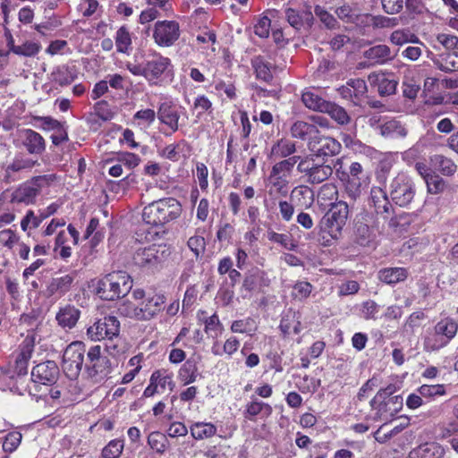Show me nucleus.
Masks as SVG:
<instances>
[{
  "label": "nucleus",
  "instance_id": "1",
  "mask_svg": "<svg viewBox=\"0 0 458 458\" xmlns=\"http://www.w3.org/2000/svg\"><path fill=\"white\" fill-rule=\"evenodd\" d=\"M182 206L174 198H165L146 206L142 212L143 221L150 225H163L180 216Z\"/></svg>",
  "mask_w": 458,
  "mask_h": 458
},
{
  "label": "nucleus",
  "instance_id": "2",
  "mask_svg": "<svg viewBox=\"0 0 458 458\" xmlns=\"http://www.w3.org/2000/svg\"><path fill=\"white\" fill-rule=\"evenodd\" d=\"M132 286L131 276L123 271H114L100 278L97 293L101 299L114 301L125 296Z\"/></svg>",
  "mask_w": 458,
  "mask_h": 458
},
{
  "label": "nucleus",
  "instance_id": "3",
  "mask_svg": "<svg viewBox=\"0 0 458 458\" xmlns=\"http://www.w3.org/2000/svg\"><path fill=\"white\" fill-rule=\"evenodd\" d=\"M170 249L163 244H151L137 249L132 256L133 264L147 271L159 270L170 256Z\"/></svg>",
  "mask_w": 458,
  "mask_h": 458
},
{
  "label": "nucleus",
  "instance_id": "4",
  "mask_svg": "<svg viewBox=\"0 0 458 458\" xmlns=\"http://www.w3.org/2000/svg\"><path fill=\"white\" fill-rule=\"evenodd\" d=\"M171 66V60L155 53L152 59L143 64L127 62L126 69L135 76L144 77L150 84H157L163 73Z\"/></svg>",
  "mask_w": 458,
  "mask_h": 458
},
{
  "label": "nucleus",
  "instance_id": "5",
  "mask_svg": "<svg viewBox=\"0 0 458 458\" xmlns=\"http://www.w3.org/2000/svg\"><path fill=\"white\" fill-rule=\"evenodd\" d=\"M349 216V206L340 200L329 205L328 210L321 219V228L333 239H338Z\"/></svg>",
  "mask_w": 458,
  "mask_h": 458
},
{
  "label": "nucleus",
  "instance_id": "6",
  "mask_svg": "<svg viewBox=\"0 0 458 458\" xmlns=\"http://www.w3.org/2000/svg\"><path fill=\"white\" fill-rule=\"evenodd\" d=\"M389 195L396 205L408 208L416 195L415 183L409 175L399 173L390 182Z\"/></svg>",
  "mask_w": 458,
  "mask_h": 458
},
{
  "label": "nucleus",
  "instance_id": "7",
  "mask_svg": "<svg viewBox=\"0 0 458 458\" xmlns=\"http://www.w3.org/2000/svg\"><path fill=\"white\" fill-rule=\"evenodd\" d=\"M86 353L85 345L81 342H72L64 350L63 354L62 369L64 375L75 380L81 374Z\"/></svg>",
  "mask_w": 458,
  "mask_h": 458
},
{
  "label": "nucleus",
  "instance_id": "8",
  "mask_svg": "<svg viewBox=\"0 0 458 458\" xmlns=\"http://www.w3.org/2000/svg\"><path fill=\"white\" fill-rule=\"evenodd\" d=\"M131 299L139 302L140 320H149L165 309V297L162 294H147L142 289H135Z\"/></svg>",
  "mask_w": 458,
  "mask_h": 458
},
{
  "label": "nucleus",
  "instance_id": "9",
  "mask_svg": "<svg viewBox=\"0 0 458 458\" xmlns=\"http://www.w3.org/2000/svg\"><path fill=\"white\" fill-rule=\"evenodd\" d=\"M181 36L180 24L176 21H157L152 30L154 42L160 47H170Z\"/></svg>",
  "mask_w": 458,
  "mask_h": 458
},
{
  "label": "nucleus",
  "instance_id": "10",
  "mask_svg": "<svg viewBox=\"0 0 458 458\" xmlns=\"http://www.w3.org/2000/svg\"><path fill=\"white\" fill-rule=\"evenodd\" d=\"M120 322L114 316H107L97 320L87 330L89 338L92 341L108 340L112 342L118 338Z\"/></svg>",
  "mask_w": 458,
  "mask_h": 458
},
{
  "label": "nucleus",
  "instance_id": "11",
  "mask_svg": "<svg viewBox=\"0 0 458 458\" xmlns=\"http://www.w3.org/2000/svg\"><path fill=\"white\" fill-rule=\"evenodd\" d=\"M297 169L307 177V182L312 184L323 182L327 180L333 173V169L330 165L317 164L312 157L301 159L298 164Z\"/></svg>",
  "mask_w": 458,
  "mask_h": 458
},
{
  "label": "nucleus",
  "instance_id": "12",
  "mask_svg": "<svg viewBox=\"0 0 458 458\" xmlns=\"http://www.w3.org/2000/svg\"><path fill=\"white\" fill-rule=\"evenodd\" d=\"M85 369L89 377L106 376L110 371L109 360L101 355L99 345L92 346L87 352Z\"/></svg>",
  "mask_w": 458,
  "mask_h": 458
},
{
  "label": "nucleus",
  "instance_id": "13",
  "mask_svg": "<svg viewBox=\"0 0 458 458\" xmlns=\"http://www.w3.org/2000/svg\"><path fill=\"white\" fill-rule=\"evenodd\" d=\"M35 347V335H28L19 345L14 360L13 370L17 376H25L28 373L29 362L32 357Z\"/></svg>",
  "mask_w": 458,
  "mask_h": 458
},
{
  "label": "nucleus",
  "instance_id": "14",
  "mask_svg": "<svg viewBox=\"0 0 458 458\" xmlns=\"http://www.w3.org/2000/svg\"><path fill=\"white\" fill-rule=\"evenodd\" d=\"M59 377V368L54 360H47L36 365L31 370L34 384L52 386Z\"/></svg>",
  "mask_w": 458,
  "mask_h": 458
},
{
  "label": "nucleus",
  "instance_id": "15",
  "mask_svg": "<svg viewBox=\"0 0 458 458\" xmlns=\"http://www.w3.org/2000/svg\"><path fill=\"white\" fill-rule=\"evenodd\" d=\"M309 149L316 157H332L340 153L341 143L329 136L313 137L308 144Z\"/></svg>",
  "mask_w": 458,
  "mask_h": 458
},
{
  "label": "nucleus",
  "instance_id": "16",
  "mask_svg": "<svg viewBox=\"0 0 458 458\" xmlns=\"http://www.w3.org/2000/svg\"><path fill=\"white\" fill-rule=\"evenodd\" d=\"M337 17L345 23L366 27L369 24L371 15L361 12L358 4H344L335 9Z\"/></svg>",
  "mask_w": 458,
  "mask_h": 458
},
{
  "label": "nucleus",
  "instance_id": "17",
  "mask_svg": "<svg viewBox=\"0 0 458 458\" xmlns=\"http://www.w3.org/2000/svg\"><path fill=\"white\" fill-rule=\"evenodd\" d=\"M370 407L375 411L374 420L388 421L394 418L403 408V400L401 395H394L387 401L377 403H369Z\"/></svg>",
  "mask_w": 458,
  "mask_h": 458
},
{
  "label": "nucleus",
  "instance_id": "18",
  "mask_svg": "<svg viewBox=\"0 0 458 458\" xmlns=\"http://www.w3.org/2000/svg\"><path fill=\"white\" fill-rule=\"evenodd\" d=\"M76 277V272L70 274L57 275L52 277L45 290V295L48 298H61L72 287Z\"/></svg>",
  "mask_w": 458,
  "mask_h": 458
},
{
  "label": "nucleus",
  "instance_id": "19",
  "mask_svg": "<svg viewBox=\"0 0 458 458\" xmlns=\"http://www.w3.org/2000/svg\"><path fill=\"white\" fill-rule=\"evenodd\" d=\"M36 164L37 161L25 158L22 156H15L13 161L4 168V182L10 184L19 181L20 177L17 176V174L26 169H31Z\"/></svg>",
  "mask_w": 458,
  "mask_h": 458
},
{
  "label": "nucleus",
  "instance_id": "20",
  "mask_svg": "<svg viewBox=\"0 0 458 458\" xmlns=\"http://www.w3.org/2000/svg\"><path fill=\"white\" fill-rule=\"evenodd\" d=\"M369 204L374 208L377 215L386 219L393 211V207L386 192L380 187H372L370 190Z\"/></svg>",
  "mask_w": 458,
  "mask_h": 458
},
{
  "label": "nucleus",
  "instance_id": "21",
  "mask_svg": "<svg viewBox=\"0 0 458 458\" xmlns=\"http://www.w3.org/2000/svg\"><path fill=\"white\" fill-rule=\"evenodd\" d=\"M368 80L372 87H377L380 96L394 94L398 84L396 80L382 72H372L369 75Z\"/></svg>",
  "mask_w": 458,
  "mask_h": 458
},
{
  "label": "nucleus",
  "instance_id": "22",
  "mask_svg": "<svg viewBox=\"0 0 458 458\" xmlns=\"http://www.w3.org/2000/svg\"><path fill=\"white\" fill-rule=\"evenodd\" d=\"M38 194L30 180L20 184L11 195V203L30 205L34 204Z\"/></svg>",
  "mask_w": 458,
  "mask_h": 458
},
{
  "label": "nucleus",
  "instance_id": "23",
  "mask_svg": "<svg viewBox=\"0 0 458 458\" xmlns=\"http://www.w3.org/2000/svg\"><path fill=\"white\" fill-rule=\"evenodd\" d=\"M21 133L22 144L30 154L40 155L45 151V140L38 132L31 129H25Z\"/></svg>",
  "mask_w": 458,
  "mask_h": 458
},
{
  "label": "nucleus",
  "instance_id": "24",
  "mask_svg": "<svg viewBox=\"0 0 458 458\" xmlns=\"http://www.w3.org/2000/svg\"><path fill=\"white\" fill-rule=\"evenodd\" d=\"M157 118L162 123L167 125L173 132L178 130L180 112L172 104L167 102L162 103L157 111Z\"/></svg>",
  "mask_w": 458,
  "mask_h": 458
},
{
  "label": "nucleus",
  "instance_id": "25",
  "mask_svg": "<svg viewBox=\"0 0 458 458\" xmlns=\"http://www.w3.org/2000/svg\"><path fill=\"white\" fill-rule=\"evenodd\" d=\"M363 56L372 64H384L394 58L395 55L386 45L379 44L363 52Z\"/></svg>",
  "mask_w": 458,
  "mask_h": 458
},
{
  "label": "nucleus",
  "instance_id": "26",
  "mask_svg": "<svg viewBox=\"0 0 458 458\" xmlns=\"http://www.w3.org/2000/svg\"><path fill=\"white\" fill-rule=\"evenodd\" d=\"M367 84L362 79H350L345 85L339 89L340 95L346 99H360L366 96Z\"/></svg>",
  "mask_w": 458,
  "mask_h": 458
},
{
  "label": "nucleus",
  "instance_id": "27",
  "mask_svg": "<svg viewBox=\"0 0 458 458\" xmlns=\"http://www.w3.org/2000/svg\"><path fill=\"white\" fill-rule=\"evenodd\" d=\"M285 18L289 24L295 30H301L304 24L312 25L313 15L310 11H297L293 8L285 9Z\"/></svg>",
  "mask_w": 458,
  "mask_h": 458
},
{
  "label": "nucleus",
  "instance_id": "28",
  "mask_svg": "<svg viewBox=\"0 0 458 458\" xmlns=\"http://www.w3.org/2000/svg\"><path fill=\"white\" fill-rule=\"evenodd\" d=\"M443 455V447L436 442L421 444L410 453L411 458H441Z\"/></svg>",
  "mask_w": 458,
  "mask_h": 458
},
{
  "label": "nucleus",
  "instance_id": "29",
  "mask_svg": "<svg viewBox=\"0 0 458 458\" xmlns=\"http://www.w3.org/2000/svg\"><path fill=\"white\" fill-rule=\"evenodd\" d=\"M408 275L409 273L404 267H386L378 271L377 278L386 284L393 285L406 280Z\"/></svg>",
  "mask_w": 458,
  "mask_h": 458
},
{
  "label": "nucleus",
  "instance_id": "30",
  "mask_svg": "<svg viewBox=\"0 0 458 458\" xmlns=\"http://www.w3.org/2000/svg\"><path fill=\"white\" fill-rule=\"evenodd\" d=\"M191 436L195 440H204L213 437L217 432V427L206 421H196L192 422L190 427Z\"/></svg>",
  "mask_w": 458,
  "mask_h": 458
},
{
  "label": "nucleus",
  "instance_id": "31",
  "mask_svg": "<svg viewBox=\"0 0 458 458\" xmlns=\"http://www.w3.org/2000/svg\"><path fill=\"white\" fill-rule=\"evenodd\" d=\"M290 199L297 207L307 208L313 204L314 193L308 186L300 185L293 189Z\"/></svg>",
  "mask_w": 458,
  "mask_h": 458
},
{
  "label": "nucleus",
  "instance_id": "32",
  "mask_svg": "<svg viewBox=\"0 0 458 458\" xmlns=\"http://www.w3.org/2000/svg\"><path fill=\"white\" fill-rule=\"evenodd\" d=\"M81 315V311L72 305H65L56 313L55 319L62 327L72 328Z\"/></svg>",
  "mask_w": 458,
  "mask_h": 458
},
{
  "label": "nucleus",
  "instance_id": "33",
  "mask_svg": "<svg viewBox=\"0 0 458 458\" xmlns=\"http://www.w3.org/2000/svg\"><path fill=\"white\" fill-rule=\"evenodd\" d=\"M434 64L445 72L458 71V52L446 51L438 55L434 60Z\"/></svg>",
  "mask_w": 458,
  "mask_h": 458
},
{
  "label": "nucleus",
  "instance_id": "34",
  "mask_svg": "<svg viewBox=\"0 0 458 458\" xmlns=\"http://www.w3.org/2000/svg\"><path fill=\"white\" fill-rule=\"evenodd\" d=\"M317 133H318L317 126L304 121H297L291 127V135L301 140L310 141Z\"/></svg>",
  "mask_w": 458,
  "mask_h": 458
},
{
  "label": "nucleus",
  "instance_id": "35",
  "mask_svg": "<svg viewBox=\"0 0 458 458\" xmlns=\"http://www.w3.org/2000/svg\"><path fill=\"white\" fill-rule=\"evenodd\" d=\"M273 411L272 406L258 399L248 403L245 406L244 417L250 420H255L258 415L269 417Z\"/></svg>",
  "mask_w": 458,
  "mask_h": 458
},
{
  "label": "nucleus",
  "instance_id": "36",
  "mask_svg": "<svg viewBox=\"0 0 458 458\" xmlns=\"http://www.w3.org/2000/svg\"><path fill=\"white\" fill-rule=\"evenodd\" d=\"M251 66L254 70L257 80L265 82H271L273 74L271 72V64L264 57L258 55L251 59Z\"/></svg>",
  "mask_w": 458,
  "mask_h": 458
},
{
  "label": "nucleus",
  "instance_id": "37",
  "mask_svg": "<svg viewBox=\"0 0 458 458\" xmlns=\"http://www.w3.org/2000/svg\"><path fill=\"white\" fill-rule=\"evenodd\" d=\"M380 134L386 138L398 139L406 137L407 129L396 120H389L379 126Z\"/></svg>",
  "mask_w": 458,
  "mask_h": 458
},
{
  "label": "nucleus",
  "instance_id": "38",
  "mask_svg": "<svg viewBox=\"0 0 458 458\" xmlns=\"http://www.w3.org/2000/svg\"><path fill=\"white\" fill-rule=\"evenodd\" d=\"M53 81L60 86H66L73 82L77 76V69L74 65H63L57 67L52 73Z\"/></svg>",
  "mask_w": 458,
  "mask_h": 458
},
{
  "label": "nucleus",
  "instance_id": "39",
  "mask_svg": "<svg viewBox=\"0 0 458 458\" xmlns=\"http://www.w3.org/2000/svg\"><path fill=\"white\" fill-rule=\"evenodd\" d=\"M339 179L342 182H345V192L347 196L356 200L361 194V182L360 181L351 180L349 174L346 172L336 170Z\"/></svg>",
  "mask_w": 458,
  "mask_h": 458
},
{
  "label": "nucleus",
  "instance_id": "40",
  "mask_svg": "<svg viewBox=\"0 0 458 458\" xmlns=\"http://www.w3.org/2000/svg\"><path fill=\"white\" fill-rule=\"evenodd\" d=\"M149 381L157 386V389L160 394H163L166 388L173 390L174 383L172 377L167 373L166 370H156L152 373Z\"/></svg>",
  "mask_w": 458,
  "mask_h": 458
},
{
  "label": "nucleus",
  "instance_id": "41",
  "mask_svg": "<svg viewBox=\"0 0 458 458\" xmlns=\"http://www.w3.org/2000/svg\"><path fill=\"white\" fill-rule=\"evenodd\" d=\"M301 100L309 109L321 113L327 110L326 106L328 104V101L311 91H305L301 96Z\"/></svg>",
  "mask_w": 458,
  "mask_h": 458
},
{
  "label": "nucleus",
  "instance_id": "42",
  "mask_svg": "<svg viewBox=\"0 0 458 458\" xmlns=\"http://www.w3.org/2000/svg\"><path fill=\"white\" fill-rule=\"evenodd\" d=\"M326 109L324 113L327 114L338 124L345 125L350 123L351 117L344 107L335 103L328 102L326 106Z\"/></svg>",
  "mask_w": 458,
  "mask_h": 458
},
{
  "label": "nucleus",
  "instance_id": "43",
  "mask_svg": "<svg viewBox=\"0 0 458 458\" xmlns=\"http://www.w3.org/2000/svg\"><path fill=\"white\" fill-rule=\"evenodd\" d=\"M148 445L158 454H163L168 447L166 436L159 431H153L148 436Z\"/></svg>",
  "mask_w": 458,
  "mask_h": 458
},
{
  "label": "nucleus",
  "instance_id": "44",
  "mask_svg": "<svg viewBox=\"0 0 458 458\" xmlns=\"http://www.w3.org/2000/svg\"><path fill=\"white\" fill-rule=\"evenodd\" d=\"M447 338L439 335L436 331L428 333L423 342L424 350L426 352H435L445 347L447 344Z\"/></svg>",
  "mask_w": 458,
  "mask_h": 458
},
{
  "label": "nucleus",
  "instance_id": "45",
  "mask_svg": "<svg viewBox=\"0 0 458 458\" xmlns=\"http://www.w3.org/2000/svg\"><path fill=\"white\" fill-rule=\"evenodd\" d=\"M458 325L452 319L445 318L439 321L434 328L439 335L447 338V343L454 337L457 333Z\"/></svg>",
  "mask_w": 458,
  "mask_h": 458
},
{
  "label": "nucleus",
  "instance_id": "46",
  "mask_svg": "<svg viewBox=\"0 0 458 458\" xmlns=\"http://www.w3.org/2000/svg\"><path fill=\"white\" fill-rule=\"evenodd\" d=\"M296 151L295 143L289 140H280L272 147L271 154L276 158L286 157Z\"/></svg>",
  "mask_w": 458,
  "mask_h": 458
},
{
  "label": "nucleus",
  "instance_id": "47",
  "mask_svg": "<svg viewBox=\"0 0 458 458\" xmlns=\"http://www.w3.org/2000/svg\"><path fill=\"white\" fill-rule=\"evenodd\" d=\"M198 376V369L196 363L187 360L180 369L178 377L183 385L193 383Z\"/></svg>",
  "mask_w": 458,
  "mask_h": 458
},
{
  "label": "nucleus",
  "instance_id": "48",
  "mask_svg": "<svg viewBox=\"0 0 458 458\" xmlns=\"http://www.w3.org/2000/svg\"><path fill=\"white\" fill-rule=\"evenodd\" d=\"M115 45L119 53L126 54L131 49V38L125 26H122L117 30L115 35Z\"/></svg>",
  "mask_w": 458,
  "mask_h": 458
},
{
  "label": "nucleus",
  "instance_id": "49",
  "mask_svg": "<svg viewBox=\"0 0 458 458\" xmlns=\"http://www.w3.org/2000/svg\"><path fill=\"white\" fill-rule=\"evenodd\" d=\"M124 448V441L113 439L101 451V458H120Z\"/></svg>",
  "mask_w": 458,
  "mask_h": 458
},
{
  "label": "nucleus",
  "instance_id": "50",
  "mask_svg": "<svg viewBox=\"0 0 458 458\" xmlns=\"http://www.w3.org/2000/svg\"><path fill=\"white\" fill-rule=\"evenodd\" d=\"M390 41L396 46H402L406 43L419 42V38L410 30L403 29L393 31L390 35Z\"/></svg>",
  "mask_w": 458,
  "mask_h": 458
},
{
  "label": "nucleus",
  "instance_id": "51",
  "mask_svg": "<svg viewBox=\"0 0 458 458\" xmlns=\"http://www.w3.org/2000/svg\"><path fill=\"white\" fill-rule=\"evenodd\" d=\"M271 194H278L285 197L288 193V180L284 175L270 174Z\"/></svg>",
  "mask_w": 458,
  "mask_h": 458
},
{
  "label": "nucleus",
  "instance_id": "52",
  "mask_svg": "<svg viewBox=\"0 0 458 458\" xmlns=\"http://www.w3.org/2000/svg\"><path fill=\"white\" fill-rule=\"evenodd\" d=\"M301 157L299 156H293L283 161H280L273 165L271 173L278 175H284L286 177L291 174L294 165L298 162Z\"/></svg>",
  "mask_w": 458,
  "mask_h": 458
},
{
  "label": "nucleus",
  "instance_id": "53",
  "mask_svg": "<svg viewBox=\"0 0 458 458\" xmlns=\"http://www.w3.org/2000/svg\"><path fill=\"white\" fill-rule=\"evenodd\" d=\"M58 180V176L55 174H47L43 175L34 176L30 179L34 188L37 189V193L39 195L41 191L46 188L51 187Z\"/></svg>",
  "mask_w": 458,
  "mask_h": 458
},
{
  "label": "nucleus",
  "instance_id": "54",
  "mask_svg": "<svg viewBox=\"0 0 458 458\" xmlns=\"http://www.w3.org/2000/svg\"><path fill=\"white\" fill-rule=\"evenodd\" d=\"M118 311L122 316L140 320L139 302H136L134 299L123 301L118 308Z\"/></svg>",
  "mask_w": 458,
  "mask_h": 458
},
{
  "label": "nucleus",
  "instance_id": "55",
  "mask_svg": "<svg viewBox=\"0 0 458 458\" xmlns=\"http://www.w3.org/2000/svg\"><path fill=\"white\" fill-rule=\"evenodd\" d=\"M264 275L265 273L259 268H252L245 275L242 288L246 292H252L256 288L259 279L263 278Z\"/></svg>",
  "mask_w": 458,
  "mask_h": 458
},
{
  "label": "nucleus",
  "instance_id": "56",
  "mask_svg": "<svg viewBox=\"0 0 458 458\" xmlns=\"http://www.w3.org/2000/svg\"><path fill=\"white\" fill-rule=\"evenodd\" d=\"M313 290V286L307 281H298L293 287L292 296L299 301L307 299Z\"/></svg>",
  "mask_w": 458,
  "mask_h": 458
},
{
  "label": "nucleus",
  "instance_id": "57",
  "mask_svg": "<svg viewBox=\"0 0 458 458\" xmlns=\"http://www.w3.org/2000/svg\"><path fill=\"white\" fill-rule=\"evenodd\" d=\"M425 182L427 184L428 192L430 194H438L444 191L445 188V181L435 174H430L428 176H426Z\"/></svg>",
  "mask_w": 458,
  "mask_h": 458
},
{
  "label": "nucleus",
  "instance_id": "58",
  "mask_svg": "<svg viewBox=\"0 0 458 458\" xmlns=\"http://www.w3.org/2000/svg\"><path fill=\"white\" fill-rule=\"evenodd\" d=\"M22 436L18 431H13L8 433L3 443V449L6 453H13L17 449L21 441Z\"/></svg>",
  "mask_w": 458,
  "mask_h": 458
},
{
  "label": "nucleus",
  "instance_id": "59",
  "mask_svg": "<svg viewBox=\"0 0 458 458\" xmlns=\"http://www.w3.org/2000/svg\"><path fill=\"white\" fill-rule=\"evenodd\" d=\"M314 13L327 28L335 29L338 26V21H336V19L331 13H329L324 7L316 5Z\"/></svg>",
  "mask_w": 458,
  "mask_h": 458
},
{
  "label": "nucleus",
  "instance_id": "60",
  "mask_svg": "<svg viewBox=\"0 0 458 458\" xmlns=\"http://www.w3.org/2000/svg\"><path fill=\"white\" fill-rule=\"evenodd\" d=\"M39 49V44L32 41H26L22 45L13 47V53L19 55L32 56L37 55Z\"/></svg>",
  "mask_w": 458,
  "mask_h": 458
},
{
  "label": "nucleus",
  "instance_id": "61",
  "mask_svg": "<svg viewBox=\"0 0 458 458\" xmlns=\"http://www.w3.org/2000/svg\"><path fill=\"white\" fill-rule=\"evenodd\" d=\"M223 330V325L220 322L218 316L213 314L205 319V331L213 336H217Z\"/></svg>",
  "mask_w": 458,
  "mask_h": 458
},
{
  "label": "nucleus",
  "instance_id": "62",
  "mask_svg": "<svg viewBox=\"0 0 458 458\" xmlns=\"http://www.w3.org/2000/svg\"><path fill=\"white\" fill-rule=\"evenodd\" d=\"M95 114L102 121H110L114 117V112L111 110L106 101L101 100L94 105Z\"/></svg>",
  "mask_w": 458,
  "mask_h": 458
},
{
  "label": "nucleus",
  "instance_id": "63",
  "mask_svg": "<svg viewBox=\"0 0 458 458\" xmlns=\"http://www.w3.org/2000/svg\"><path fill=\"white\" fill-rule=\"evenodd\" d=\"M393 167V160L390 158L382 159L377 166L376 172V177L377 182L380 183H385L386 182L387 176Z\"/></svg>",
  "mask_w": 458,
  "mask_h": 458
},
{
  "label": "nucleus",
  "instance_id": "64",
  "mask_svg": "<svg viewBox=\"0 0 458 458\" xmlns=\"http://www.w3.org/2000/svg\"><path fill=\"white\" fill-rule=\"evenodd\" d=\"M279 215L284 222L292 221L294 215V204L292 201L281 199L278 201Z\"/></svg>",
  "mask_w": 458,
  "mask_h": 458
}]
</instances>
